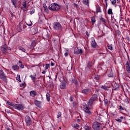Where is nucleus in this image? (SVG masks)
<instances>
[{
    "label": "nucleus",
    "instance_id": "f257e3e1",
    "mask_svg": "<svg viewBox=\"0 0 130 130\" xmlns=\"http://www.w3.org/2000/svg\"><path fill=\"white\" fill-rule=\"evenodd\" d=\"M92 128L94 130H100V129H103V130H106V127H104L102 128L101 126V124L98 121L94 122L92 123Z\"/></svg>",
    "mask_w": 130,
    "mask_h": 130
},
{
    "label": "nucleus",
    "instance_id": "f03ea898",
    "mask_svg": "<svg viewBox=\"0 0 130 130\" xmlns=\"http://www.w3.org/2000/svg\"><path fill=\"white\" fill-rule=\"evenodd\" d=\"M60 9V6L56 3L52 4L48 7V9L50 11H58Z\"/></svg>",
    "mask_w": 130,
    "mask_h": 130
},
{
    "label": "nucleus",
    "instance_id": "7ed1b4c3",
    "mask_svg": "<svg viewBox=\"0 0 130 130\" xmlns=\"http://www.w3.org/2000/svg\"><path fill=\"white\" fill-rule=\"evenodd\" d=\"M83 110L87 115H91V114H92L91 108H89L88 105H86L83 107Z\"/></svg>",
    "mask_w": 130,
    "mask_h": 130
},
{
    "label": "nucleus",
    "instance_id": "20e7f679",
    "mask_svg": "<svg viewBox=\"0 0 130 130\" xmlns=\"http://www.w3.org/2000/svg\"><path fill=\"white\" fill-rule=\"evenodd\" d=\"M53 29L59 31L62 29V26L59 22H55L53 25Z\"/></svg>",
    "mask_w": 130,
    "mask_h": 130
},
{
    "label": "nucleus",
    "instance_id": "39448f33",
    "mask_svg": "<svg viewBox=\"0 0 130 130\" xmlns=\"http://www.w3.org/2000/svg\"><path fill=\"white\" fill-rule=\"evenodd\" d=\"M0 79L6 82H7L8 80L7 79V76H6V74H5V72H4L3 70H0Z\"/></svg>",
    "mask_w": 130,
    "mask_h": 130
},
{
    "label": "nucleus",
    "instance_id": "423d86ee",
    "mask_svg": "<svg viewBox=\"0 0 130 130\" xmlns=\"http://www.w3.org/2000/svg\"><path fill=\"white\" fill-rule=\"evenodd\" d=\"M13 108L15 109H17L18 110H23V109H24V106L19 104L14 103Z\"/></svg>",
    "mask_w": 130,
    "mask_h": 130
},
{
    "label": "nucleus",
    "instance_id": "0eeeda50",
    "mask_svg": "<svg viewBox=\"0 0 130 130\" xmlns=\"http://www.w3.org/2000/svg\"><path fill=\"white\" fill-rule=\"evenodd\" d=\"M8 50H9V47L7 44H5L1 47V51L3 53H6V52H8Z\"/></svg>",
    "mask_w": 130,
    "mask_h": 130
},
{
    "label": "nucleus",
    "instance_id": "6e6552de",
    "mask_svg": "<svg viewBox=\"0 0 130 130\" xmlns=\"http://www.w3.org/2000/svg\"><path fill=\"white\" fill-rule=\"evenodd\" d=\"M60 89H61L62 90L63 89H66L67 88V81L66 80L63 79L60 84L59 85Z\"/></svg>",
    "mask_w": 130,
    "mask_h": 130
},
{
    "label": "nucleus",
    "instance_id": "1a4fd4ad",
    "mask_svg": "<svg viewBox=\"0 0 130 130\" xmlns=\"http://www.w3.org/2000/svg\"><path fill=\"white\" fill-rule=\"evenodd\" d=\"M118 122H122L123 123H125V124H128L126 121H125V117H124L123 116H120V119H116L115 120Z\"/></svg>",
    "mask_w": 130,
    "mask_h": 130
},
{
    "label": "nucleus",
    "instance_id": "9d476101",
    "mask_svg": "<svg viewBox=\"0 0 130 130\" xmlns=\"http://www.w3.org/2000/svg\"><path fill=\"white\" fill-rule=\"evenodd\" d=\"M91 92L92 91H91V89L90 88H85L81 91V93L84 94V95H89Z\"/></svg>",
    "mask_w": 130,
    "mask_h": 130
},
{
    "label": "nucleus",
    "instance_id": "9b49d317",
    "mask_svg": "<svg viewBox=\"0 0 130 130\" xmlns=\"http://www.w3.org/2000/svg\"><path fill=\"white\" fill-rule=\"evenodd\" d=\"M25 121L26 123V125H30L32 123V121H31V118L29 116H26L25 117Z\"/></svg>",
    "mask_w": 130,
    "mask_h": 130
},
{
    "label": "nucleus",
    "instance_id": "f8f14e48",
    "mask_svg": "<svg viewBox=\"0 0 130 130\" xmlns=\"http://www.w3.org/2000/svg\"><path fill=\"white\" fill-rule=\"evenodd\" d=\"M74 54H82L83 49H79V48H76L74 51Z\"/></svg>",
    "mask_w": 130,
    "mask_h": 130
},
{
    "label": "nucleus",
    "instance_id": "ddd939ff",
    "mask_svg": "<svg viewBox=\"0 0 130 130\" xmlns=\"http://www.w3.org/2000/svg\"><path fill=\"white\" fill-rule=\"evenodd\" d=\"M112 89L114 90H117L119 89V85L116 82L112 83Z\"/></svg>",
    "mask_w": 130,
    "mask_h": 130
},
{
    "label": "nucleus",
    "instance_id": "4468645a",
    "mask_svg": "<svg viewBox=\"0 0 130 130\" xmlns=\"http://www.w3.org/2000/svg\"><path fill=\"white\" fill-rule=\"evenodd\" d=\"M49 37V35L48 34L47 30L42 31V37L44 38V39H47Z\"/></svg>",
    "mask_w": 130,
    "mask_h": 130
},
{
    "label": "nucleus",
    "instance_id": "2eb2a0df",
    "mask_svg": "<svg viewBox=\"0 0 130 130\" xmlns=\"http://www.w3.org/2000/svg\"><path fill=\"white\" fill-rule=\"evenodd\" d=\"M90 43H91V46L93 48H97V47H98V45L97 44V43H96V41H95V39H93L91 41Z\"/></svg>",
    "mask_w": 130,
    "mask_h": 130
},
{
    "label": "nucleus",
    "instance_id": "dca6fc26",
    "mask_svg": "<svg viewBox=\"0 0 130 130\" xmlns=\"http://www.w3.org/2000/svg\"><path fill=\"white\" fill-rule=\"evenodd\" d=\"M26 27L27 26H26V25H25L22 22H20L18 25V29H19V30H20L21 31L23 30V29H25L26 28Z\"/></svg>",
    "mask_w": 130,
    "mask_h": 130
},
{
    "label": "nucleus",
    "instance_id": "f3484780",
    "mask_svg": "<svg viewBox=\"0 0 130 130\" xmlns=\"http://www.w3.org/2000/svg\"><path fill=\"white\" fill-rule=\"evenodd\" d=\"M41 103H42V102L41 101H39L37 100L35 101V105L37 106V107H38L39 108H40L41 106Z\"/></svg>",
    "mask_w": 130,
    "mask_h": 130
},
{
    "label": "nucleus",
    "instance_id": "a211bd4d",
    "mask_svg": "<svg viewBox=\"0 0 130 130\" xmlns=\"http://www.w3.org/2000/svg\"><path fill=\"white\" fill-rule=\"evenodd\" d=\"M126 67V70L127 72L128 73V74H130V67H129V62L128 61H126V63L125 64Z\"/></svg>",
    "mask_w": 130,
    "mask_h": 130
},
{
    "label": "nucleus",
    "instance_id": "6ab92c4d",
    "mask_svg": "<svg viewBox=\"0 0 130 130\" xmlns=\"http://www.w3.org/2000/svg\"><path fill=\"white\" fill-rule=\"evenodd\" d=\"M90 99H92L93 101L95 102L98 100V95L94 94L91 98Z\"/></svg>",
    "mask_w": 130,
    "mask_h": 130
},
{
    "label": "nucleus",
    "instance_id": "aec40b11",
    "mask_svg": "<svg viewBox=\"0 0 130 130\" xmlns=\"http://www.w3.org/2000/svg\"><path fill=\"white\" fill-rule=\"evenodd\" d=\"M30 78H31L34 84L35 85H37V83H36V78L35 77L33 76V75H30L29 76Z\"/></svg>",
    "mask_w": 130,
    "mask_h": 130
},
{
    "label": "nucleus",
    "instance_id": "412c9836",
    "mask_svg": "<svg viewBox=\"0 0 130 130\" xmlns=\"http://www.w3.org/2000/svg\"><path fill=\"white\" fill-rule=\"evenodd\" d=\"M11 2L12 3L14 8H17L18 0H11Z\"/></svg>",
    "mask_w": 130,
    "mask_h": 130
},
{
    "label": "nucleus",
    "instance_id": "4be33fe9",
    "mask_svg": "<svg viewBox=\"0 0 130 130\" xmlns=\"http://www.w3.org/2000/svg\"><path fill=\"white\" fill-rule=\"evenodd\" d=\"M30 95L31 97H35L37 95V92L35 91H31L29 92Z\"/></svg>",
    "mask_w": 130,
    "mask_h": 130
},
{
    "label": "nucleus",
    "instance_id": "5701e85b",
    "mask_svg": "<svg viewBox=\"0 0 130 130\" xmlns=\"http://www.w3.org/2000/svg\"><path fill=\"white\" fill-rule=\"evenodd\" d=\"M19 69H20V67L17 64L13 65L12 67V69L14 70V71H18L19 70Z\"/></svg>",
    "mask_w": 130,
    "mask_h": 130
},
{
    "label": "nucleus",
    "instance_id": "b1692460",
    "mask_svg": "<svg viewBox=\"0 0 130 130\" xmlns=\"http://www.w3.org/2000/svg\"><path fill=\"white\" fill-rule=\"evenodd\" d=\"M94 102H95L94 101H93L92 99H90L88 103V106H92L94 103Z\"/></svg>",
    "mask_w": 130,
    "mask_h": 130
},
{
    "label": "nucleus",
    "instance_id": "393cba45",
    "mask_svg": "<svg viewBox=\"0 0 130 130\" xmlns=\"http://www.w3.org/2000/svg\"><path fill=\"white\" fill-rule=\"evenodd\" d=\"M72 82L73 84H75L77 87H78L79 86V83L78 82V80H77V79H72Z\"/></svg>",
    "mask_w": 130,
    "mask_h": 130
},
{
    "label": "nucleus",
    "instance_id": "a878e982",
    "mask_svg": "<svg viewBox=\"0 0 130 130\" xmlns=\"http://www.w3.org/2000/svg\"><path fill=\"white\" fill-rule=\"evenodd\" d=\"M46 99L48 102H50V94H49V92H47L46 93Z\"/></svg>",
    "mask_w": 130,
    "mask_h": 130
},
{
    "label": "nucleus",
    "instance_id": "bb28decb",
    "mask_svg": "<svg viewBox=\"0 0 130 130\" xmlns=\"http://www.w3.org/2000/svg\"><path fill=\"white\" fill-rule=\"evenodd\" d=\"M93 13H95L96 15L98 14V13H102L101 8L100 7H96V12H93Z\"/></svg>",
    "mask_w": 130,
    "mask_h": 130
},
{
    "label": "nucleus",
    "instance_id": "cd10ccee",
    "mask_svg": "<svg viewBox=\"0 0 130 130\" xmlns=\"http://www.w3.org/2000/svg\"><path fill=\"white\" fill-rule=\"evenodd\" d=\"M94 79L96 81H100V75H94Z\"/></svg>",
    "mask_w": 130,
    "mask_h": 130
},
{
    "label": "nucleus",
    "instance_id": "c85d7f7f",
    "mask_svg": "<svg viewBox=\"0 0 130 130\" xmlns=\"http://www.w3.org/2000/svg\"><path fill=\"white\" fill-rule=\"evenodd\" d=\"M107 47L110 50H113V47L112 46V44H108Z\"/></svg>",
    "mask_w": 130,
    "mask_h": 130
},
{
    "label": "nucleus",
    "instance_id": "c756f323",
    "mask_svg": "<svg viewBox=\"0 0 130 130\" xmlns=\"http://www.w3.org/2000/svg\"><path fill=\"white\" fill-rule=\"evenodd\" d=\"M100 20L101 22H102L104 24H105V23H106V22H107L106 19H105L104 18L102 17V16H101Z\"/></svg>",
    "mask_w": 130,
    "mask_h": 130
},
{
    "label": "nucleus",
    "instance_id": "7c9ffc66",
    "mask_svg": "<svg viewBox=\"0 0 130 130\" xmlns=\"http://www.w3.org/2000/svg\"><path fill=\"white\" fill-rule=\"evenodd\" d=\"M30 15H33L34 13H35V9L34 8L32 7L30 9V11H29Z\"/></svg>",
    "mask_w": 130,
    "mask_h": 130
},
{
    "label": "nucleus",
    "instance_id": "2f4dec72",
    "mask_svg": "<svg viewBox=\"0 0 130 130\" xmlns=\"http://www.w3.org/2000/svg\"><path fill=\"white\" fill-rule=\"evenodd\" d=\"M22 7H21V8H28V7H27V3L25 1L22 2Z\"/></svg>",
    "mask_w": 130,
    "mask_h": 130
},
{
    "label": "nucleus",
    "instance_id": "473e14b6",
    "mask_svg": "<svg viewBox=\"0 0 130 130\" xmlns=\"http://www.w3.org/2000/svg\"><path fill=\"white\" fill-rule=\"evenodd\" d=\"M30 46L31 47H34V46H36V41H35V40L32 41Z\"/></svg>",
    "mask_w": 130,
    "mask_h": 130
},
{
    "label": "nucleus",
    "instance_id": "72a5a7b5",
    "mask_svg": "<svg viewBox=\"0 0 130 130\" xmlns=\"http://www.w3.org/2000/svg\"><path fill=\"white\" fill-rule=\"evenodd\" d=\"M8 105H10V106H12L14 108V106H15V103H11L10 102H7Z\"/></svg>",
    "mask_w": 130,
    "mask_h": 130
},
{
    "label": "nucleus",
    "instance_id": "f704fd0d",
    "mask_svg": "<svg viewBox=\"0 0 130 130\" xmlns=\"http://www.w3.org/2000/svg\"><path fill=\"white\" fill-rule=\"evenodd\" d=\"M83 3L86 6H89V0H83Z\"/></svg>",
    "mask_w": 130,
    "mask_h": 130
},
{
    "label": "nucleus",
    "instance_id": "c9c22d12",
    "mask_svg": "<svg viewBox=\"0 0 130 130\" xmlns=\"http://www.w3.org/2000/svg\"><path fill=\"white\" fill-rule=\"evenodd\" d=\"M101 88L104 89V90H107V91L109 90V87L106 86H102Z\"/></svg>",
    "mask_w": 130,
    "mask_h": 130
},
{
    "label": "nucleus",
    "instance_id": "e433bc0d",
    "mask_svg": "<svg viewBox=\"0 0 130 130\" xmlns=\"http://www.w3.org/2000/svg\"><path fill=\"white\" fill-rule=\"evenodd\" d=\"M84 129L85 130H90L91 129V127H90L89 126L85 125V126H84Z\"/></svg>",
    "mask_w": 130,
    "mask_h": 130
},
{
    "label": "nucleus",
    "instance_id": "4c0bfd02",
    "mask_svg": "<svg viewBox=\"0 0 130 130\" xmlns=\"http://www.w3.org/2000/svg\"><path fill=\"white\" fill-rule=\"evenodd\" d=\"M92 66H93V63L92 62V61L88 62V63L87 64V67L90 68H91Z\"/></svg>",
    "mask_w": 130,
    "mask_h": 130
},
{
    "label": "nucleus",
    "instance_id": "58836bf2",
    "mask_svg": "<svg viewBox=\"0 0 130 130\" xmlns=\"http://www.w3.org/2000/svg\"><path fill=\"white\" fill-rule=\"evenodd\" d=\"M91 21L92 23H96V19H95V17H91Z\"/></svg>",
    "mask_w": 130,
    "mask_h": 130
},
{
    "label": "nucleus",
    "instance_id": "ea45409f",
    "mask_svg": "<svg viewBox=\"0 0 130 130\" xmlns=\"http://www.w3.org/2000/svg\"><path fill=\"white\" fill-rule=\"evenodd\" d=\"M108 15H112V14H113L112 9H109L108 10Z\"/></svg>",
    "mask_w": 130,
    "mask_h": 130
},
{
    "label": "nucleus",
    "instance_id": "a19ab883",
    "mask_svg": "<svg viewBox=\"0 0 130 130\" xmlns=\"http://www.w3.org/2000/svg\"><path fill=\"white\" fill-rule=\"evenodd\" d=\"M49 68H50V64H46L45 66V71H46V70H48Z\"/></svg>",
    "mask_w": 130,
    "mask_h": 130
},
{
    "label": "nucleus",
    "instance_id": "79ce46f5",
    "mask_svg": "<svg viewBox=\"0 0 130 130\" xmlns=\"http://www.w3.org/2000/svg\"><path fill=\"white\" fill-rule=\"evenodd\" d=\"M19 50H21L22 51H23V52H26V49H25V48L22 47H19Z\"/></svg>",
    "mask_w": 130,
    "mask_h": 130
},
{
    "label": "nucleus",
    "instance_id": "37998d69",
    "mask_svg": "<svg viewBox=\"0 0 130 130\" xmlns=\"http://www.w3.org/2000/svg\"><path fill=\"white\" fill-rule=\"evenodd\" d=\"M16 80L17 81H19L20 83H21V79H20V75H18L17 77H16Z\"/></svg>",
    "mask_w": 130,
    "mask_h": 130
},
{
    "label": "nucleus",
    "instance_id": "c03bdc74",
    "mask_svg": "<svg viewBox=\"0 0 130 130\" xmlns=\"http://www.w3.org/2000/svg\"><path fill=\"white\" fill-rule=\"evenodd\" d=\"M21 10H22V11H24V12H26V11L27 10L28 7H21Z\"/></svg>",
    "mask_w": 130,
    "mask_h": 130
},
{
    "label": "nucleus",
    "instance_id": "a18cd8bd",
    "mask_svg": "<svg viewBox=\"0 0 130 130\" xmlns=\"http://www.w3.org/2000/svg\"><path fill=\"white\" fill-rule=\"evenodd\" d=\"M44 12H45V13H47V14H48V13H49V10H48V8H45V9H44Z\"/></svg>",
    "mask_w": 130,
    "mask_h": 130
},
{
    "label": "nucleus",
    "instance_id": "49530a36",
    "mask_svg": "<svg viewBox=\"0 0 130 130\" xmlns=\"http://www.w3.org/2000/svg\"><path fill=\"white\" fill-rule=\"evenodd\" d=\"M34 33L35 34H37V33H38V29L37 28H35L34 29Z\"/></svg>",
    "mask_w": 130,
    "mask_h": 130
},
{
    "label": "nucleus",
    "instance_id": "de8ad7c7",
    "mask_svg": "<svg viewBox=\"0 0 130 130\" xmlns=\"http://www.w3.org/2000/svg\"><path fill=\"white\" fill-rule=\"evenodd\" d=\"M104 103H105V105H107V104H108V100L105 99Z\"/></svg>",
    "mask_w": 130,
    "mask_h": 130
},
{
    "label": "nucleus",
    "instance_id": "09e8293b",
    "mask_svg": "<svg viewBox=\"0 0 130 130\" xmlns=\"http://www.w3.org/2000/svg\"><path fill=\"white\" fill-rule=\"evenodd\" d=\"M60 116H61V112L58 113V115H57V118H59Z\"/></svg>",
    "mask_w": 130,
    "mask_h": 130
},
{
    "label": "nucleus",
    "instance_id": "8fccbe9b",
    "mask_svg": "<svg viewBox=\"0 0 130 130\" xmlns=\"http://www.w3.org/2000/svg\"><path fill=\"white\" fill-rule=\"evenodd\" d=\"M108 77H110V78H112V77H113V74L110 72V74H108Z\"/></svg>",
    "mask_w": 130,
    "mask_h": 130
},
{
    "label": "nucleus",
    "instance_id": "3c124183",
    "mask_svg": "<svg viewBox=\"0 0 130 130\" xmlns=\"http://www.w3.org/2000/svg\"><path fill=\"white\" fill-rule=\"evenodd\" d=\"M39 82H40V80H38L37 81H36V83L37 84H35L37 86H38V87H39V86H40V84H39Z\"/></svg>",
    "mask_w": 130,
    "mask_h": 130
},
{
    "label": "nucleus",
    "instance_id": "603ef678",
    "mask_svg": "<svg viewBox=\"0 0 130 130\" xmlns=\"http://www.w3.org/2000/svg\"><path fill=\"white\" fill-rule=\"evenodd\" d=\"M119 109H120V110H124V109L123 108V107H122V106H119Z\"/></svg>",
    "mask_w": 130,
    "mask_h": 130
},
{
    "label": "nucleus",
    "instance_id": "864d4df0",
    "mask_svg": "<svg viewBox=\"0 0 130 130\" xmlns=\"http://www.w3.org/2000/svg\"><path fill=\"white\" fill-rule=\"evenodd\" d=\"M115 4H116V0H113V1H112V5H115V6H116Z\"/></svg>",
    "mask_w": 130,
    "mask_h": 130
},
{
    "label": "nucleus",
    "instance_id": "5fc2aeb1",
    "mask_svg": "<svg viewBox=\"0 0 130 130\" xmlns=\"http://www.w3.org/2000/svg\"><path fill=\"white\" fill-rule=\"evenodd\" d=\"M123 21V17H120V23H122Z\"/></svg>",
    "mask_w": 130,
    "mask_h": 130
},
{
    "label": "nucleus",
    "instance_id": "6e6d98bb",
    "mask_svg": "<svg viewBox=\"0 0 130 130\" xmlns=\"http://www.w3.org/2000/svg\"><path fill=\"white\" fill-rule=\"evenodd\" d=\"M70 101H71V102H73V101H74V97L70 96Z\"/></svg>",
    "mask_w": 130,
    "mask_h": 130
},
{
    "label": "nucleus",
    "instance_id": "4d7b16f0",
    "mask_svg": "<svg viewBox=\"0 0 130 130\" xmlns=\"http://www.w3.org/2000/svg\"><path fill=\"white\" fill-rule=\"evenodd\" d=\"M74 6L75 8H79V5L76 4V3H74Z\"/></svg>",
    "mask_w": 130,
    "mask_h": 130
},
{
    "label": "nucleus",
    "instance_id": "13d9d810",
    "mask_svg": "<svg viewBox=\"0 0 130 130\" xmlns=\"http://www.w3.org/2000/svg\"><path fill=\"white\" fill-rule=\"evenodd\" d=\"M43 8H44V10L45 9H47V6H46V4H43Z\"/></svg>",
    "mask_w": 130,
    "mask_h": 130
},
{
    "label": "nucleus",
    "instance_id": "bf43d9fd",
    "mask_svg": "<svg viewBox=\"0 0 130 130\" xmlns=\"http://www.w3.org/2000/svg\"><path fill=\"white\" fill-rule=\"evenodd\" d=\"M68 55H69V51H67L64 53V56H68Z\"/></svg>",
    "mask_w": 130,
    "mask_h": 130
},
{
    "label": "nucleus",
    "instance_id": "052dcab7",
    "mask_svg": "<svg viewBox=\"0 0 130 130\" xmlns=\"http://www.w3.org/2000/svg\"><path fill=\"white\" fill-rule=\"evenodd\" d=\"M25 85V82H23V83H21L20 84V87H23V86Z\"/></svg>",
    "mask_w": 130,
    "mask_h": 130
},
{
    "label": "nucleus",
    "instance_id": "680f3d73",
    "mask_svg": "<svg viewBox=\"0 0 130 130\" xmlns=\"http://www.w3.org/2000/svg\"><path fill=\"white\" fill-rule=\"evenodd\" d=\"M105 2L106 3V8H107L108 7V5L107 4L108 0H105Z\"/></svg>",
    "mask_w": 130,
    "mask_h": 130
},
{
    "label": "nucleus",
    "instance_id": "e2e57ef3",
    "mask_svg": "<svg viewBox=\"0 0 130 130\" xmlns=\"http://www.w3.org/2000/svg\"><path fill=\"white\" fill-rule=\"evenodd\" d=\"M21 69H24V65L22 64H19Z\"/></svg>",
    "mask_w": 130,
    "mask_h": 130
},
{
    "label": "nucleus",
    "instance_id": "0e129e2a",
    "mask_svg": "<svg viewBox=\"0 0 130 130\" xmlns=\"http://www.w3.org/2000/svg\"><path fill=\"white\" fill-rule=\"evenodd\" d=\"M125 102L127 103H129V101H128V99L127 98H126L125 99Z\"/></svg>",
    "mask_w": 130,
    "mask_h": 130
},
{
    "label": "nucleus",
    "instance_id": "69168bd1",
    "mask_svg": "<svg viewBox=\"0 0 130 130\" xmlns=\"http://www.w3.org/2000/svg\"><path fill=\"white\" fill-rule=\"evenodd\" d=\"M86 36L89 37V36H90V34H89V32H88V31H86Z\"/></svg>",
    "mask_w": 130,
    "mask_h": 130
},
{
    "label": "nucleus",
    "instance_id": "338daca9",
    "mask_svg": "<svg viewBox=\"0 0 130 130\" xmlns=\"http://www.w3.org/2000/svg\"><path fill=\"white\" fill-rule=\"evenodd\" d=\"M74 127H75V128L78 129V127H79V125L78 124H76V125Z\"/></svg>",
    "mask_w": 130,
    "mask_h": 130
},
{
    "label": "nucleus",
    "instance_id": "774afa93",
    "mask_svg": "<svg viewBox=\"0 0 130 130\" xmlns=\"http://www.w3.org/2000/svg\"><path fill=\"white\" fill-rule=\"evenodd\" d=\"M6 129H7V130H11V128H10V127L7 126V127H6Z\"/></svg>",
    "mask_w": 130,
    "mask_h": 130
}]
</instances>
